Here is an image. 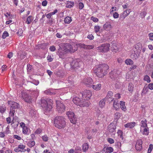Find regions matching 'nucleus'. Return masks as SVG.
<instances>
[{
  "instance_id": "obj_53",
  "label": "nucleus",
  "mask_w": 153,
  "mask_h": 153,
  "mask_svg": "<svg viewBox=\"0 0 153 153\" xmlns=\"http://www.w3.org/2000/svg\"><path fill=\"white\" fill-rule=\"evenodd\" d=\"M49 50L53 52L56 51V48L55 46L53 45H52L50 47Z\"/></svg>"
},
{
  "instance_id": "obj_59",
  "label": "nucleus",
  "mask_w": 153,
  "mask_h": 153,
  "mask_svg": "<svg viewBox=\"0 0 153 153\" xmlns=\"http://www.w3.org/2000/svg\"><path fill=\"white\" fill-rule=\"evenodd\" d=\"M112 47L114 50L118 51V47L116 44H113L112 45Z\"/></svg>"
},
{
  "instance_id": "obj_28",
  "label": "nucleus",
  "mask_w": 153,
  "mask_h": 153,
  "mask_svg": "<svg viewBox=\"0 0 153 153\" xmlns=\"http://www.w3.org/2000/svg\"><path fill=\"white\" fill-rule=\"evenodd\" d=\"M93 88L96 90H99L100 89L101 87V85L100 84H98L96 85H92Z\"/></svg>"
},
{
  "instance_id": "obj_18",
  "label": "nucleus",
  "mask_w": 153,
  "mask_h": 153,
  "mask_svg": "<svg viewBox=\"0 0 153 153\" xmlns=\"http://www.w3.org/2000/svg\"><path fill=\"white\" fill-rule=\"evenodd\" d=\"M102 151L105 153H110L113 152L114 149L111 147H107L105 148L104 146V148L103 149Z\"/></svg>"
},
{
  "instance_id": "obj_5",
  "label": "nucleus",
  "mask_w": 153,
  "mask_h": 153,
  "mask_svg": "<svg viewBox=\"0 0 153 153\" xmlns=\"http://www.w3.org/2000/svg\"><path fill=\"white\" fill-rule=\"evenodd\" d=\"M64 46L67 53H74L77 50V46L75 45V44L71 45L69 44L66 43L65 44Z\"/></svg>"
},
{
  "instance_id": "obj_27",
  "label": "nucleus",
  "mask_w": 153,
  "mask_h": 153,
  "mask_svg": "<svg viewBox=\"0 0 153 153\" xmlns=\"http://www.w3.org/2000/svg\"><path fill=\"white\" fill-rule=\"evenodd\" d=\"M89 148V145L87 143H84L82 146V149L83 152L87 151Z\"/></svg>"
},
{
  "instance_id": "obj_50",
  "label": "nucleus",
  "mask_w": 153,
  "mask_h": 153,
  "mask_svg": "<svg viewBox=\"0 0 153 153\" xmlns=\"http://www.w3.org/2000/svg\"><path fill=\"white\" fill-rule=\"evenodd\" d=\"M100 29V27L99 26H96L94 27L95 31L96 33L98 32L99 31Z\"/></svg>"
},
{
  "instance_id": "obj_8",
  "label": "nucleus",
  "mask_w": 153,
  "mask_h": 153,
  "mask_svg": "<svg viewBox=\"0 0 153 153\" xmlns=\"http://www.w3.org/2000/svg\"><path fill=\"white\" fill-rule=\"evenodd\" d=\"M80 97L82 96V99L84 100L89 99L91 96V93L90 90H86L80 93L79 94Z\"/></svg>"
},
{
  "instance_id": "obj_56",
  "label": "nucleus",
  "mask_w": 153,
  "mask_h": 153,
  "mask_svg": "<svg viewBox=\"0 0 153 153\" xmlns=\"http://www.w3.org/2000/svg\"><path fill=\"white\" fill-rule=\"evenodd\" d=\"M91 19L94 22H97L98 21V19L97 18H95L93 16L91 17Z\"/></svg>"
},
{
  "instance_id": "obj_38",
  "label": "nucleus",
  "mask_w": 153,
  "mask_h": 153,
  "mask_svg": "<svg viewBox=\"0 0 153 153\" xmlns=\"http://www.w3.org/2000/svg\"><path fill=\"white\" fill-rule=\"evenodd\" d=\"M6 110V107L5 105H1L0 107V112L1 113L5 112Z\"/></svg>"
},
{
  "instance_id": "obj_41",
  "label": "nucleus",
  "mask_w": 153,
  "mask_h": 153,
  "mask_svg": "<svg viewBox=\"0 0 153 153\" xmlns=\"http://www.w3.org/2000/svg\"><path fill=\"white\" fill-rule=\"evenodd\" d=\"M13 120L11 121V122H12V124L14 123V122H19V119L18 117H17V116H15V117H14V116H13Z\"/></svg>"
},
{
  "instance_id": "obj_63",
  "label": "nucleus",
  "mask_w": 153,
  "mask_h": 153,
  "mask_svg": "<svg viewBox=\"0 0 153 153\" xmlns=\"http://www.w3.org/2000/svg\"><path fill=\"white\" fill-rule=\"evenodd\" d=\"M149 88L150 90L153 89V83H150L148 85Z\"/></svg>"
},
{
  "instance_id": "obj_13",
  "label": "nucleus",
  "mask_w": 153,
  "mask_h": 153,
  "mask_svg": "<svg viewBox=\"0 0 153 153\" xmlns=\"http://www.w3.org/2000/svg\"><path fill=\"white\" fill-rule=\"evenodd\" d=\"M25 145H20L14 149V151L16 152H24L26 151V149H25Z\"/></svg>"
},
{
  "instance_id": "obj_32",
  "label": "nucleus",
  "mask_w": 153,
  "mask_h": 153,
  "mask_svg": "<svg viewBox=\"0 0 153 153\" xmlns=\"http://www.w3.org/2000/svg\"><path fill=\"white\" fill-rule=\"evenodd\" d=\"M113 93L111 91H109L106 96V97L107 98H111V101H112L114 100V98H112L113 96Z\"/></svg>"
},
{
  "instance_id": "obj_45",
  "label": "nucleus",
  "mask_w": 153,
  "mask_h": 153,
  "mask_svg": "<svg viewBox=\"0 0 153 153\" xmlns=\"http://www.w3.org/2000/svg\"><path fill=\"white\" fill-rule=\"evenodd\" d=\"M8 36L9 34L8 33L7 31H4L3 34L2 38L3 39H5Z\"/></svg>"
},
{
  "instance_id": "obj_14",
  "label": "nucleus",
  "mask_w": 153,
  "mask_h": 153,
  "mask_svg": "<svg viewBox=\"0 0 153 153\" xmlns=\"http://www.w3.org/2000/svg\"><path fill=\"white\" fill-rule=\"evenodd\" d=\"M83 82L85 85L89 87L92 84L93 81L90 77L85 78L83 80Z\"/></svg>"
},
{
  "instance_id": "obj_24",
  "label": "nucleus",
  "mask_w": 153,
  "mask_h": 153,
  "mask_svg": "<svg viewBox=\"0 0 153 153\" xmlns=\"http://www.w3.org/2000/svg\"><path fill=\"white\" fill-rule=\"evenodd\" d=\"M140 131L143 134L147 135L149 133V128L148 127L144 128L142 130V128H140Z\"/></svg>"
},
{
  "instance_id": "obj_57",
  "label": "nucleus",
  "mask_w": 153,
  "mask_h": 153,
  "mask_svg": "<svg viewBox=\"0 0 153 153\" xmlns=\"http://www.w3.org/2000/svg\"><path fill=\"white\" fill-rule=\"evenodd\" d=\"M119 14L116 12H115L113 13V16L115 19H117L118 18Z\"/></svg>"
},
{
  "instance_id": "obj_62",
  "label": "nucleus",
  "mask_w": 153,
  "mask_h": 153,
  "mask_svg": "<svg viewBox=\"0 0 153 153\" xmlns=\"http://www.w3.org/2000/svg\"><path fill=\"white\" fill-rule=\"evenodd\" d=\"M47 59L48 60L49 62H51L53 60V58H52L51 57V56H49V55L47 57Z\"/></svg>"
},
{
  "instance_id": "obj_26",
  "label": "nucleus",
  "mask_w": 153,
  "mask_h": 153,
  "mask_svg": "<svg viewBox=\"0 0 153 153\" xmlns=\"http://www.w3.org/2000/svg\"><path fill=\"white\" fill-rule=\"evenodd\" d=\"M66 7L68 8H71L74 6V3L73 1H67L66 3Z\"/></svg>"
},
{
  "instance_id": "obj_17",
  "label": "nucleus",
  "mask_w": 153,
  "mask_h": 153,
  "mask_svg": "<svg viewBox=\"0 0 153 153\" xmlns=\"http://www.w3.org/2000/svg\"><path fill=\"white\" fill-rule=\"evenodd\" d=\"M130 9L124 11L123 13L120 14V19L123 20L130 13Z\"/></svg>"
},
{
  "instance_id": "obj_51",
  "label": "nucleus",
  "mask_w": 153,
  "mask_h": 153,
  "mask_svg": "<svg viewBox=\"0 0 153 153\" xmlns=\"http://www.w3.org/2000/svg\"><path fill=\"white\" fill-rule=\"evenodd\" d=\"M23 30L21 29H19L17 32V35L20 36H21L23 33Z\"/></svg>"
},
{
  "instance_id": "obj_37",
  "label": "nucleus",
  "mask_w": 153,
  "mask_h": 153,
  "mask_svg": "<svg viewBox=\"0 0 153 153\" xmlns=\"http://www.w3.org/2000/svg\"><path fill=\"white\" fill-rule=\"evenodd\" d=\"M122 115V114L118 112H117L114 114V118L118 119L120 118Z\"/></svg>"
},
{
  "instance_id": "obj_23",
  "label": "nucleus",
  "mask_w": 153,
  "mask_h": 153,
  "mask_svg": "<svg viewBox=\"0 0 153 153\" xmlns=\"http://www.w3.org/2000/svg\"><path fill=\"white\" fill-rule=\"evenodd\" d=\"M136 125L135 122H131L128 123L124 125V126L126 128H133Z\"/></svg>"
},
{
  "instance_id": "obj_40",
  "label": "nucleus",
  "mask_w": 153,
  "mask_h": 153,
  "mask_svg": "<svg viewBox=\"0 0 153 153\" xmlns=\"http://www.w3.org/2000/svg\"><path fill=\"white\" fill-rule=\"evenodd\" d=\"M146 14V12L144 10L142 11L140 14V17L141 18H144Z\"/></svg>"
},
{
  "instance_id": "obj_47",
  "label": "nucleus",
  "mask_w": 153,
  "mask_h": 153,
  "mask_svg": "<svg viewBox=\"0 0 153 153\" xmlns=\"http://www.w3.org/2000/svg\"><path fill=\"white\" fill-rule=\"evenodd\" d=\"M42 139L43 141L47 142L48 140V137L47 135H44L42 136Z\"/></svg>"
},
{
  "instance_id": "obj_6",
  "label": "nucleus",
  "mask_w": 153,
  "mask_h": 153,
  "mask_svg": "<svg viewBox=\"0 0 153 153\" xmlns=\"http://www.w3.org/2000/svg\"><path fill=\"white\" fill-rule=\"evenodd\" d=\"M83 65L82 62L78 61L76 59L73 60L71 64V68L74 69L75 71L80 68Z\"/></svg>"
},
{
  "instance_id": "obj_10",
  "label": "nucleus",
  "mask_w": 153,
  "mask_h": 153,
  "mask_svg": "<svg viewBox=\"0 0 153 153\" xmlns=\"http://www.w3.org/2000/svg\"><path fill=\"white\" fill-rule=\"evenodd\" d=\"M66 114L68 115L71 122L73 124H75L76 120L74 113L71 111L67 112Z\"/></svg>"
},
{
  "instance_id": "obj_43",
  "label": "nucleus",
  "mask_w": 153,
  "mask_h": 153,
  "mask_svg": "<svg viewBox=\"0 0 153 153\" xmlns=\"http://www.w3.org/2000/svg\"><path fill=\"white\" fill-rule=\"evenodd\" d=\"M22 129L23 133L24 134H27V132L29 130V128H28L26 126L25 127H24V128H22Z\"/></svg>"
},
{
  "instance_id": "obj_33",
  "label": "nucleus",
  "mask_w": 153,
  "mask_h": 153,
  "mask_svg": "<svg viewBox=\"0 0 153 153\" xmlns=\"http://www.w3.org/2000/svg\"><path fill=\"white\" fill-rule=\"evenodd\" d=\"M35 144V142L33 141H28L27 143V145L30 148L33 147Z\"/></svg>"
},
{
  "instance_id": "obj_61",
  "label": "nucleus",
  "mask_w": 153,
  "mask_h": 153,
  "mask_svg": "<svg viewBox=\"0 0 153 153\" xmlns=\"http://www.w3.org/2000/svg\"><path fill=\"white\" fill-rule=\"evenodd\" d=\"M13 137L18 140H20L21 139L20 137L16 135H14L13 136Z\"/></svg>"
},
{
  "instance_id": "obj_46",
  "label": "nucleus",
  "mask_w": 153,
  "mask_h": 153,
  "mask_svg": "<svg viewBox=\"0 0 153 153\" xmlns=\"http://www.w3.org/2000/svg\"><path fill=\"white\" fill-rule=\"evenodd\" d=\"M85 48V49H93L94 47V45H86Z\"/></svg>"
},
{
  "instance_id": "obj_2",
  "label": "nucleus",
  "mask_w": 153,
  "mask_h": 153,
  "mask_svg": "<svg viewBox=\"0 0 153 153\" xmlns=\"http://www.w3.org/2000/svg\"><path fill=\"white\" fill-rule=\"evenodd\" d=\"M42 106L44 111V114H47L51 111L52 108V101L51 99L45 100L43 99H41Z\"/></svg>"
},
{
  "instance_id": "obj_21",
  "label": "nucleus",
  "mask_w": 153,
  "mask_h": 153,
  "mask_svg": "<svg viewBox=\"0 0 153 153\" xmlns=\"http://www.w3.org/2000/svg\"><path fill=\"white\" fill-rule=\"evenodd\" d=\"M90 104V103L89 102H88L85 100H82L81 102V103L80 104L79 106L81 107H88Z\"/></svg>"
},
{
  "instance_id": "obj_29",
  "label": "nucleus",
  "mask_w": 153,
  "mask_h": 153,
  "mask_svg": "<svg viewBox=\"0 0 153 153\" xmlns=\"http://www.w3.org/2000/svg\"><path fill=\"white\" fill-rule=\"evenodd\" d=\"M71 18L68 16L65 18L64 21L65 23L69 24L71 22Z\"/></svg>"
},
{
  "instance_id": "obj_42",
  "label": "nucleus",
  "mask_w": 153,
  "mask_h": 153,
  "mask_svg": "<svg viewBox=\"0 0 153 153\" xmlns=\"http://www.w3.org/2000/svg\"><path fill=\"white\" fill-rule=\"evenodd\" d=\"M144 80L146 81L147 82L149 83L151 82V80L149 77L148 75H146L144 78Z\"/></svg>"
},
{
  "instance_id": "obj_20",
  "label": "nucleus",
  "mask_w": 153,
  "mask_h": 153,
  "mask_svg": "<svg viewBox=\"0 0 153 153\" xmlns=\"http://www.w3.org/2000/svg\"><path fill=\"white\" fill-rule=\"evenodd\" d=\"M118 102L119 101L117 100H115L113 102V106L116 110H118L120 109L119 104Z\"/></svg>"
},
{
  "instance_id": "obj_25",
  "label": "nucleus",
  "mask_w": 153,
  "mask_h": 153,
  "mask_svg": "<svg viewBox=\"0 0 153 153\" xmlns=\"http://www.w3.org/2000/svg\"><path fill=\"white\" fill-rule=\"evenodd\" d=\"M120 108L122 110L124 111H126V108L125 106V102L121 101L120 102Z\"/></svg>"
},
{
  "instance_id": "obj_30",
  "label": "nucleus",
  "mask_w": 153,
  "mask_h": 153,
  "mask_svg": "<svg viewBox=\"0 0 153 153\" xmlns=\"http://www.w3.org/2000/svg\"><path fill=\"white\" fill-rule=\"evenodd\" d=\"M134 88V85L131 83H129L128 86V90L131 93H132L133 91Z\"/></svg>"
},
{
  "instance_id": "obj_16",
  "label": "nucleus",
  "mask_w": 153,
  "mask_h": 153,
  "mask_svg": "<svg viewBox=\"0 0 153 153\" xmlns=\"http://www.w3.org/2000/svg\"><path fill=\"white\" fill-rule=\"evenodd\" d=\"M142 143L143 142L140 139L137 140L135 146L136 149L137 150L140 151L142 149Z\"/></svg>"
},
{
  "instance_id": "obj_48",
  "label": "nucleus",
  "mask_w": 153,
  "mask_h": 153,
  "mask_svg": "<svg viewBox=\"0 0 153 153\" xmlns=\"http://www.w3.org/2000/svg\"><path fill=\"white\" fill-rule=\"evenodd\" d=\"M153 148V145L151 144L149 145V148L148 149V153H150L151 152Z\"/></svg>"
},
{
  "instance_id": "obj_1",
  "label": "nucleus",
  "mask_w": 153,
  "mask_h": 153,
  "mask_svg": "<svg viewBox=\"0 0 153 153\" xmlns=\"http://www.w3.org/2000/svg\"><path fill=\"white\" fill-rule=\"evenodd\" d=\"M108 69L109 66L107 64H100L95 72L96 75L99 78H102L106 74Z\"/></svg>"
},
{
  "instance_id": "obj_52",
  "label": "nucleus",
  "mask_w": 153,
  "mask_h": 153,
  "mask_svg": "<svg viewBox=\"0 0 153 153\" xmlns=\"http://www.w3.org/2000/svg\"><path fill=\"white\" fill-rule=\"evenodd\" d=\"M111 26V25L107 23H105L103 25L104 28L105 29L110 27Z\"/></svg>"
},
{
  "instance_id": "obj_4",
  "label": "nucleus",
  "mask_w": 153,
  "mask_h": 153,
  "mask_svg": "<svg viewBox=\"0 0 153 153\" xmlns=\"http://www.w3.org/2000/svg\"><path fill=\"white\" fill-rule=\"evenodd\" d=\"M8 104L10 107V111L9 114L10 117L14 116V114L15 112V109L18 108V103L13 101H8Z\"/></svg>"
},
{
  "instance_id": "obj_22",
  "label": "nucleus",
  "mask_w": 153,
  "mask_h": 153,
  "mask_svg": "<svg viewBox=\"0 0 153 153\" xmlns=\"http://www.w3.org/2000/svg\"><path fill=\"white\" fill-rule=\"evenodd\" d=\"M81 100L78 97H76L73 98V101L76 105L79 106Z\"/></svg>"
},
{
  "instance_id": "obj_36",
  "label": "nucleus",
  "mask_w": 153,
  "mask_h": 153,
  "mask_svg": "<svg viewBox=\"0 0 153 153\" xmlns=\"http://www.w3.org/2000/svg\"><path fill=\"white\" fill-rule=\"evenodd\" d=\"M36 113V112L33 107H31L30 108V114H31V116H34Z\"/></svg>"
},
{
  "instance_id": "obj_39",
  "label": "nucleus",
  "mask_w": 153,
  "mask_h": 153,
  "mask_svg": "<svg viewBox=\"0 0 153 153\" xmlns=\"http://www.w3.org/2000/svg\"><path fill=\"white\" fill-rule=\"evenodd\" d=\"M105 101L104 100H102L99 102V105L101 108L103 107L105 105Z\"/></svg>"
},
{
  "instance_id": "obj_58",
  "label": "nucleus",
  "mask_w": 153,
  "mask_h": 153,
  "mask_svg": "<svg viewBox=\"0 0 153 153\" xmlns=\"http://www.w3.org/2000/svg\"><path fill=\"white\" fill-rule=\"evenodd\" d=\"M105 116V115L102 113H101L99 114L98 116V118L99 119L103 118H104Z\"/></svg>"
},
{
  "instance_id": "obj_3",
  "label": "nucleus",
  "mask_w": 153,
  "mask_h": 153,
  "mask_svg": "<svg viewBox=\"0 0 153 153\" xmlns=\"http://www.w3.org/2000/svg\"><path fill=\"white\" fill-rule=\"evenodd\" d=\"M54 124L56 127L61 129L64 128L65 126L66 122L63 117H56L54 119Z\"/></svg>"
},
{
  "instance_id": "obj_11",
  "label": "nucleus",
  "mask_w": 153,
  "mask_h": 153,
  "mask_svg": "<svg viewBox=\"0 0 153 153\" xmlns=\"http://www.w3.org/2000/svg\"><path fill=\"white\" fill-rule=\"evenodd\" d=\"M64 46L61 48L60 46L58 49L57 54L59 55V57L63 58L64 56L67 53Z\"/></svg>"
},
{
  "instance_id": "obj_19",
  "label": "nucleus",
  "mask_w": 153,
  "mask_h": 153,
  "mask_svg": "<svg viewBox=\"0 0 153 153\" xmlns=\"http://www.w3.org/2000/svg\"><path fill=\"white\" fill-rule=\"evenodd\" d=\"M116 126L113 124L111 123L108 126V130L110 132H113L115 131Z\"/></svg>"
},
{
  "instance_id": "obj_12",
  "label": "nucleus",
  "mask_w": 153,
  "mask_h": 153,
  "mask_svg": "<svg viewBox=\"0 0 153 153\" xmlns=\"http://www.w3.org/2000/svg\"><path fill=\"white\" fill-rule=\"evenodd\" d=\"M119 72L117 69H114L110 73L109 76L111 79H115L118 76Z\"/></svg>"
},
{
  "instance_id": "obj_44",
  "label": "nucleus",
  "mask_w": 153,
  "mask_h": 153,
  "mask_svg": "<svg viewBox=\"0 0 153 153\" xmlns=\"http://www.w3.org/2000/svg\"><path fill=\"white\" fill-rule=\"evenodd\" d=\"M19 123V122H14V123L12 124V122H11L12 126L14 128H16L17 127Z\"/></svg>"
},
{
  "instance_id": "obj_60",
  "label": "nucleus",
  "mask_w": 153,
  "mask_h": 153,
  "mask_svg": "<svg viewBox=\"0 0 153 153\" xmlns=\"http://www.w3.org/2000/svg\"><path fill=\"white\" fill-rule=\"evenodd\" d=\"M27 71L28 72H30L32 69V66L30 65H27Z\"/></svg>"
},
{
  "instance_id": "obj_9",
  "label": "nucleus",
  "mask_w": 153,
  "mask_h": 153,
  "mask_svg": "<svg viewBox=\"0 0 153 153\" xmlns=\"http://www.w3.org/2000/svg\"><path fill=\"white\" fill-rule=\"evenodd\" d=\"M56 103L57 111L60 113H62L64 112L65 111V107L64 104L59 101H56Z\"/></svg>"
},
{
  "instance_id": "obj_35",
  "label": "nucleus",
  "mask_w": 153,
  "mask_h": 153,
  "mask_svg": "<svg viewBox=\"0 0 153 153\" xmlns=\"http://www.w3.org/2000/svg\"><path fill=\"white\" fill-rule=\"evenodd\" d=\"M125 63L127 65H131L133 64V61L131 59H127L125 61Z\"/></svg>"
},
{
  "instance_id": "obj_64",
  "label": "nucleus",
  "mask_w": 153,
  "mask_h": 153,
  "mask_svg": "<svg viewBox=\"0 0 153 153\" xmlns=\"http://www.w3.org/2000/svg\"><path fill=\"white\" fill-rule=\"evenodd\" d=\"M149 36L150 40H153V33H150L149 34Z\"/></svg>"
},
{
  "instance_id": "obj_55",
  "label": "nucleus",
  "mask_w": 153,
  "mask_h": 153,
  "mask_svg": "<svg viewBox=\"0 0 153 153\" xmlns=\"http://www.w3.org/2000/svg\"><path fill=\"white\" fill-rule=\"evenodd\" d=\"M108 141L110 144H112L114 143V140L113 139L110 138H108Z\"/></svg>"
},
{
  "instance_id": "obj_54",
  "label": "nucleus",
  "mask_w": 153,
  "mask_h": 153,
  "mask_svg": "<svg viewBox=\"0 0 153 153\" xmlns=\"http://www.w3.org/2000/svg\"><path fill=\"white\" fill-rule=\"evenodd\" d=\"M84 5L83 3L79 2V8L80 10L82 9L84 7Z\"/></svg>"
},
{
  "instance_id": "obj_34",
  "label": "nucleus",
  "mask_w": 153,
  "mask_h": 153,
  "mask_svg": "<svg viewBox=\"0 0 153 153\" xmlns=\"http://www.w3.org/2000/svg\"><path fill=\"white\" fill-rule=\"evenodd\" d=\"M33 20V19L32 16H29L27 18L26 22L27 24H29L32 22Z\"/></svg>"
},
{
  "instance_id": "obj_15",
  "label": "nucleus",
  "mask_w": 153,
  "mask_h": 153,
  "mask_svg": "<svg viewBox=\"0 0 153 153\" xmlns=\"http://www.w3.org/2000/svg\"><path fill=\"white\" fill-rule=\"evenodd\" d=\"M22 96L23 98L24 99L25 101L27 102H31V97L29 96L25 92L22 93Z\"/></svg>"
},
{
  "instance_id": "obj_49",
  "label": "nucleus",
  "mask_w": 153,
  "mask_h": 153,
  "mask_svg": "<svg viewBox=\"0 0 153 153\" xmlns=\"http://www.w3.org/2000/svg\"><path fill=\"white\" fill-rule=\"evenodd\" d=\"M75 45L77 46V47L78 46L80 47L81 48H83L85 49V48L86 47L85 46H86V45H85L83 44H80V43L76 44Z\"/></svg>"
},
{
  "instance_id": "obj_7",
  "label": "nucleus",
  "mask_w": 153,
  "mask_h": 153,
  "mask_svg": "<svg viewBox=\"0 0 153 153\" xmlns=\"http://www.w3.org/2000/svg\"><path fill=\"white\" fill-rule=\"evenodd\" d=\"M110 46V45L109 43L104 44L97 47V50L101 52H106L109 51Z\"/></svg>"
},
{
  "instance_id": "obj_31",
  "label": "nucleus",
  "mask_w": 153,
  "mask_h": 153,
  "mask_svg": "<svg viewBox=\"0 0 153 153\" xmlns=\"http://www.w3.org/2000/svg\"><path fill=\"white\" fill-rule=\"evenodd\" d=\"M141 128H145L147 127V121L146 120H142L141 122Z\"/></svg>"
}]
</instances>
